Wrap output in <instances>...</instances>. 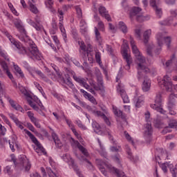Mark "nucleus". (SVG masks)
Wrapping results in <instances>:
<instances>
[{
    "instance_id": "obj_55",
    "label": "nucleus",
    "mask_w": 177,
    "mask_h": 177,
    "mask_svg": "<svg viewBox=\"0 0 177 177\" xmlns=\"http://www.w3.org/2000/svg\"><path fill=\"white\" fill-rule=\"evenodd\" d=\"M95 60L97 63L100 64L102 62L101 57H100V53L96 52L95 53Z\"/></svg>"
},
{
    "instance_id": "obj_12",
    "label": "nucleus",
    "mask_w": 177,
    "mask_h": 177,
    "mask_svg": "<svg viewBox=\"0 0 177 177\" xmlns=\"http://www.w3.org/2000/svg\"><path fill=\"white\" fill-rule=\"evenodd\" d=\"M153 135V127L151 123H147L144 129V137L145 139H150V136Z\"/></svg>"
},
{
    "instance_id": "obj_11",
    "label": "nucleus",
    "mask_w": 177,
    "mask_h": 177,
    "mask_svg": "<svg viewBox=\"0 0 177 177\" xmlns=\"http://www.w3.org/2000/svg\"><path fill=\"white\" fill-rule=\"evenodd\" d=\"M158 3H157V1L156 0H150V6L154 9L157 17L158 19H161V16H162V10L161 8H158Z\"/></svg>"
},
{
    "instance_id": "obj_29",
    "label": "nucleus",
    "mask_w": 177,
    "mask_h": 177,
    "mask_svg": "<svg viewBox=\"0 0 177 177\" xmlns=\"http://www.w3.org/2000/svg\"><path fill=\"white\" fill-rule=\"evenodd\" d=\"M118 26H119L120 30H121V31L124 34H127V32H128V28L127 27V25H125V24L123 21H120L118 24Z\"/></svg>"
},
{
    "instance_id": "obj_40",
    "label": "nucleus",
    "mask_w": 177,
    "mask_h": 177,
    "mask_svg": "<svg viewBox=\"0 0 177 177\" xmlns=\"http://www.w3.org/2000/svg\"><path fill=\"white\" fill-rule=\"evenodd\" d=\"M37 149H36V151L37 153H38V151H41V153H43V154H46V151H45V148H44V147H42V145H41V143H39V145H37Z\"/></svg>"
},
{
    "instance_id": "obj_14",
    "label": "nucleus",
    "mask_w": 177,
    "mask_h": 177,
    "mask_svg": "<svg viewBox=\"0 0 177 177\" xmlns=\"http://www.w3.org/2000/svg\"><path fill=\"white\" fill-rule=\"evenodd\" d=\"M98 10L102 17H104L107 21H111V17L109 14V11L106 10L105 7L101 6L98 8Z\"/></svg>"
},
{
    "instance_id": "obj_33",
    "label": "nucleus",
    "mask_w": 177,
    "mask_h": 177,
    "mask_svg": "<svg viewBox=\"0 0 177 177\" xmlns=\"http://www.w3.org/2000/svg\"><path fill=\"white\" fill-rule=\"evenodd\" d=\"M30 26H32L34 27V28H35V30H37V31H42V30L44 29L42 28V26L36 24L35 22L30 21Z\"/></svg>"
},
{
    "instance_id": "obj_10",
    "label": "nucleus",
    "mask_w": 177,
    "mask_h": 177,
    "mask_svg": "<svg viewBox=\"0 0 177 177\" xmlns=\"http://www.w3.org/2000/svg\"><path fill=\"white\" fill-rule=\"evenodd\" d=\"M162 84L164 86L165 90L167 92H172V88L174 86V84H172L171 79L168 76V75L164 76L162 80Z\"/></svg>"
},
{
    "instance_id": "obj_35",
    "label": "nucleus",
    "mask_w": 177,
    "mask_h": 177,
    "mask_svg": "<svg viewBox=\"0 0 177 177\" xmlns=\"http://www.w3.org/2000/svg\"><path fill=\"white\" fill-rule=\"evenodd\" d=\"M172 20H174V19L170 18L169 19L161 21L159 22V24H160V26H171V24H172Z\"/></svg>"
},
{
    "instance_id": "obj_49",
    "label": "nucleus",
    "mask_w": 177,
    "mask_h": 177,
    "mask_svg": "<svg viewBox=\"0 0 177 177\" xmlns=\"http://www.w3.org/2000/svg\"><path fill=\"white\" fill-rule=\"evenodd\" d=\"M169 132H172V129L169 126L165 127L162 131V133H163V135H165Z\"/></svg>"
},
{
    "instance_id": "obj_56",
    "label": "nucleus",
    "mask_w": 177,
    "mask_h": 177,
    "mask_svg": "<svg viewBox=\"0 0 177 177\" xmlns=\"http://www.w3.org/2000/svg\"><path fill=\"white\" fill-rule=\"evenodd\" d=\"M152 49L153 46H148L147 47V53L149 55V56H153Z\"/></svg>"
},
{
    "instance_id": "obj_59",
    "label": "nucleus",
    "mask_w": 177,
    "mask_h": 177,
    "mask_svg": "<svg viewBox=\"0 0 177 177\" xmlns=\"http://www.w3.org/2000/svg\"><path fill=\"white\" fill-rule=\"evenodd\" d=\"M0 116L1 117V118H3L6 124H7V125H9L10 127V122L9 121L8 118H6V116H5L3 114H0Z\"/></svg>"
},
{
    "instance_id": "obj_15",
    "label": "nucleus",
    "mask_w": 177,
    "mask_h": 177,
    "mask_svg": "<svg viewBox=\"0 0 177 177\" xmlns=\"http://www.w3.org/2000/svg\"><path fill=\"white\" fill-rule=\"evenodd\" d=\"M125 149L127 151V153L128 154V158L130 160V161H132V162H138L139 160V157L138 156H133L132 155V152L131 151V148L128 145H125Z\"/></svg>"
},
{
    "instance_id": "obj_7",
    "label": "nucleus",
    "mask_w": 177,
    "mask_h": 177,
    "mask_svg": "<svg viewBox=\"0 0 177 177\" xmlns=\"http://www.w3.org/2000/svg\"><path fill=\"white\" fill-rule=\"evenodd\" d=\"M73 79L75 80V81H76V82H78L79 84H80V85H82L84 88L87 89L88 92H91L92 95H96V93L95 92L93 88L86 84V80L84 79V77L73 75Z\"/></svg>"
},
{
    "instance_id": "obj_17",
    "label": "nucleus",
    "mask_w": 177,
    "mask_h": 177,
    "mask_svg": "<svg viewBox=\"0 0 177 177\" xmlns=\"http://www.w3.org/2000/svg\"><path fill=\"white\" fill-rule=\"evenodd\" d=\"M7 99L8 100V102L10 104V106L12 107V109H15V110H17L18 111H21V113H23V111H24V110L23 109V107H21V106L19 105V104H15V100L10 99V97H7Z\"/></svg>"
},
{
    "instance_id": "obj_25",
    "label": "nucleus",
    "mask_w": 177,
    "mask_h": 177,
    "mask_svg": "<svg viewBox=\"0 0 177 177\" xmlns=\"http://www.w3.org/2000/svg\"><path fill=\"white\" fill-rule=\"evenodd\" d=\"M113 111L116 117H121L122 120H125V115L121 110H119L116 106H113Z\"/></svg>"
},
{
    "instance_id": "obj_62",
    "label": "nucleus",
    "mask_w": 177,
    "mask_h": 177,
    "mask_svg": "<svg viewBox=\"0 0 177 177\" xmlns=\"http://www.w3.org/2000/svg\"><path fill=\"white\" fill-rule=\"evenodd\" d=\"M155 128H161V121L158 120H155L153 121Z\"/></svg>"
},
{
    "instance_id": "obj_27",
    "label": "nucleus",
    "mask_w": 177,
    "mask_h": 177,
    "mask_svg": "<svg viewBox=\"0 0 177 177\" xmlns=\"http://www.w3.org/2000/svg\"><path fill=\"white\" fill-rule=\"evenodd\" d=\"M94 32H95L96 41H98L100 45H102V36L100 35V32H99V29H97L96 27H95Z\"/></svg>"
},
{
    "instance_id": "obj_22",
    "label": "nucleus",
    "mask_w": 177,
    "mask_h": 177,
    "mask_svg": "<svg viewBox=\"0 0 177 177\" xmlns=\"http://www.w3.org/2000/svg\"><path fill=\"white\" fill-rule=\"evenodd\" d=\"M24 132H26V135L29 136L30 139L32 140L33 143H35L36 146H38V145H39V142H38L37 138H35V135L32 134V133L27 129H24Z\"/></svg>"
},
{
    "instance_id": "obj_63",
    "label": "nucleus",
    "mask_w": 177,
    "mask_h": 177,
    "mask_svg": "<svg viewBox=\"0 0 177 177\" xmlns=\"http://www.w3.org/2000/svg\"><path fill=\"white\" fill-rule=\"evenodd\" d=\"M145 19H146V18H145V17H143V15H137V17H136V20L139 23H142V21H145Z\"/></svg>"
},
{
    "instance_id": "obj_31",
    "label": "nucleus",
    "mask_w": 177,
    "mask_h": 177,
    "mask_svg": "<svg viewBox=\"0 0 177 177\" xmlns=\"http://www.w3.org/2000/svg\"><path fill=\"white\" fill-rule=\"evenodd\" d=\"M138 75H137V78L138 80V81H140V80H142V78H143V80H145V76H143V74L142 73L141 71H142V73H145L146 74H149V73H150V68H149V72H146L145 71V70L143 69H138Z\"/></svg>"
},
{
    "instance_id": "obj_53",
    "label": "nucleus",
    "mask_w": 177,
    "mask_h": 177,
    "mask_svg": "<svg viewBox=\"0 0 177 177\" xmlns=\"http://www.w3.org/2000/svg\"><path fill=\"white\" fill-rule=\"evenodd\" d=\"M8 39L11 44L15 46V48H19V43L16 41V40H15L12 37H10Z\"/></svg>"
},
{
    "instance_id": "obj_58",
    "label": "nucleus",
    "mask_w": 177,
    "mask_h": 177,
    "mask_svg": "<svg viewBox=\"0 0 177 177\" xmlns=\"http://www.w3.org/2000/svg\"><path fill=\"white\" fill-rule=\"evenodd\" d=\"M72 62L73 64H75L77 66V67H80V68L85 70V68H84V66L81 65V64L78 61L75 59H73Z\"/></svg>"
},
{
    "instance_id": "obj_16",
    "label": "nucleus",
    "mask_w": 177,
    "mask_h": 177,
    "mask_svg": "<svg viewBox=\"0 0 177 177\" xmlns=\"http://www.w3.org/2000/svg\"><path fill=\"white\" fill-rule=\"evenodd\" d=\"M118 91L120 94V96L123 100V103H129V97H128V95L127 94V92H125V90H124V88L121 87H119L118 88Z\"/></svg>"
},
{
    "instance_id": "obj_54",
    "label": "nucleus",
    "mask_w": 177,
    "mask_h": 177,
    "mask_svg": "<svg viewBox=\"0 0 177 177\" xmlns=\"http://www.w3.org/2000/svg\"><path fill=\"white\" fill-rule=\"evenodd\" d=\"M79 160H80V161H85L86 162H87V164H88L90 165V167H93L92 166V162H91V161H89L86 158H85L84 156H80L79 158Z\"/></svg>"
},
{
    "instance_id": "obj_4",
    "label": "nucleus",
    "mask_w": 177,
    "mask_h": 177,
    "mask_svg": "<svg viewBox=\"0 0 177 177\" xmlns=\"http://www.w3.org/2000/svg\"><path fill=\"white\" fill-rule=\"evenodd\" d=\"M157 44L158 46H162L165 44H166L168 49H169L171 46V37L167 36V32L162 31V32H159L156 34V36Z\"/></svg>"
},
{
    "instance_id": "obj_61",
    "label": "nucleus",
    "mask_w": 177,
    "mask_h": 177,
    "mask_svg": "<svg viewBox=\"0 0 177 177\" xmlns=\"http://www.w3.org/2000/svg\"><path fill=\"white\" fill-rule=\"evenodd\" d=\"M98 28L99 30H100V31H104V24L103 23V21H100L98 22Z\"/></svg>"
},
{
    "instance_id": "obj_46",
    "label": "nucleus",
    "mask_w": 177,
    "mask_h": 177,
    "mask_svg": "<svg viewBox=\"0 0 177 177\" xmlns=\"http://www.w3.org/2000/svg\"><path fill=\"white\" fill-rule=\"evenodd\" d=\"M71 142L72 143V146H77L78 149H80V146H81V144H80V142L78 140H75L74 138H71Z\"/></svg>"
},
{
    "instance_id": "obj_9",
    "label": "nucleus",
    "mask_w": 177,
    "mask_h": 177,
    "mask_svg": "<svg viewBox=\"0 0 177 177\" xmlns=\"http://www.w3.org/2000/svg\"><path fill=\"white\" fill-rule=\"evenodd\" d=\"M62 160H64V161H65V162H68V161H70L71 160L72 167L74 171H75V172L77 174V175L80 177H84V176L81 174V172L80 171V169H78V167L76 166L75 163H74V160H72L71 157L68 153H65L64 156H62Z\"/></svg>"
},
{
    "instance_id": "obj_38",
    "label": "nucleus",
    "mask_w": 177,
    "mask_h": 177,
    "mask_svg": "<svg viewBox=\"0 0 177 177\" xmlns=\"http://www.w3.org/2000/svg\"><path fill=\"white\" fill-rule=\"evenodd\" d=\"M19 89L20 92H21V93L24 95V96H26L27 97H31V96L30 95V93H28V91H27L26 88H24V87L19 86Z\"/></svg>"
},
{
    "instance_id": "obj_32",
    "label": "nucleus",
    "mask_w": 177,
    "mask_h": 177,
    "mask_svg": "<svg viewBox=\"0 0 177 177\" xmlns=\"http://www.w3.org/2000/svg\"><path fill=\"white\" fill-rule=\"evenodd\" d=\"M22 164L25 166V171L26 172H28V171H30V169H31V164L30 163V162H28V160L27 159H24L22 160Z\"/></svg>"
},
{
    "instance_id": "obj_2",
    "label": "nucleus",
    "mask_w": 177,
    "mask_h": 177,
    "mask_svg": "<svg viewBox=\"0 0 177 177\" xmlns=\"http://www.w3.org/2000/svg\"><path fill=\"white\" fill-rule=\"evenodd\" d=\"M129 39L132 52L135 55L138 61L137 70H144L145 73H149V67L146 66V59H145V57L140 55V52L139 51V49H138V47L135 44V40H133V37H132V36H130Z\"/></svg>"
},
{
    "instance_id": "obj_39",
    "label": "nucleus",
    "mask_w": 177,
    "mask_h": 177,
    "mask_svg": "<svg viewBox=\"0 0 177 177\" xmlns=\"http://www.w3.org/2000/svg\"><path fill=\"white\" fill-rule=\"evenodd\" d=\"M46 171H47V174L49 177H58L57 174L56 172H54L53 171H52V169L48 167L46 169Z\"/></svg>"
},
{
    "instance_id": "obj_30",
    "label": "nucleus",
    "mask_w": 177,
    "mask_h": 177,
    "mask_svg": "<svg viewBox=\"0 0 177 177\" xmlns=\"http://www.w3.org/2000/svg\"><path fill=\"white\" fill-rule=\"evenodd\" d=\"M28 103L30 106V107L32 108L33 110H35V111H37V113H42V111L39 109V107H38V106L34 104V102H32L31 100H28Z\"/></svg>"
},
{
    "instance_id": "obj_57",
    "label": "nucleus",
    "mask_w": 177,
    "mask_h": 177,
    "mask_svg": "<svg viewBox=\"0 0 177 177\" xmlns=\"http://www.w3.org/2000/svg\"><path fill=\"white\" fill-rule=\"evenodd\" d=\"M98 85L99 86L95 84V86L94 87H93V91H102V89H104V86L103 84H102V86L100 84H98Z\"/></svg>"
},
{
    "instance_id": "obj_43",
    "label": "nucleus",
    "mask_w": 177,
    "mask_h": 177,
    "mask_svg": "<svg viewBox=\"0 0 177 177\" xmlns=\"http://www.w3.org/2000/svg\"><path fill=\"white\" fill-rule=\"evenodd\" d=\"M64 82L66 85H68V86H69V88H71V89H75V86H74V84H73V82H71L68 79L64 80Z\"/></svg>"
},
{
    "instance_id": "obj_19",
    "label": "nucleus",
    "mask_w": 177,
    "mask_h": 177,
    "mask_svg": "<svg viewBox=\"0 0 177 177\" xmlns=\"http://www.w3.org/2000/svg\"><path fill=\"white\" fill-rule=\"evenodd\" d=\"M92 127L95 133H97L98 135H103V131L101 130L102 127H100V124H99V123H97L96 121H93L92 123Z\"/></svg>"
},
{
    "instance_id": "obj_47",
    "label": "nucleus",
    "mask_w": 177,
    "mask_h": 177,
    "mask_svg": "<svg viewBox=\"0 0 177 177\" xmlns=\"http://www.w3.org/2000/svg\"><path fill=\"white\" fill-rule=\"evenodd\" d=\"M14 68L17 73H18V74H19L21 77H24V74H23V71H21V69L20 68V67H19V66L14 65Z\"/></svg>"
},
{
    "instance_id": "obj_36",
    "label": "nucleus",
    "mask_w": 177,
    "mask_h": 177,
    "mask_svg": "<svg viewBox=\"0 0 177 177\" xmlns=\"http://www.w3.org/2000/svg\"><path fill=\"white\" fill-rule=\"evenodd\" d=\"M92 113L93 114V115H95V117H98L101 118H103L106 115L104 113H102V111L96 110L92 111Z\"/></svg>"
},
{
    "instance_id": "obj_45",
    "label": "nucleus",
    "mask_w": 177,
    "mask_h": 177,
    "mask_svg": "<svg viewBox=\"0 0 177 177\" xmlns=\"http://www.w3.org/2000/svg\"><path fill=\"white\" fill-rule=\"evenodd\" d=\"M75 9H76L77 17L79 19H82V10H81V8H80L79 6H76Z\"/></svg>"
},
{
    "instance_id": "obj_3",
    "label": "nucleus",
    "mask_w": 177,
    "mask_h": 177,
    "mask_svg": "<svg viewBox=\"0 0 177 177\" xmlns=\"http://www.w3.org/2000/svg\"><path fill=\"white\" fill-rule=\"evenodd\" d=\"M14 24L20 32V35H18V38L22 42H28L30 45L32 44V40L30 39V37L27 35V32L26 31V29H24V27H23V25H21V20L20 19H15L14 21Z\"/></svg>"
},
{
    "instance_id": "obj_64",
    "label": "nucleus",
    "mask_w": 177,
    "mask_h": 177,
    "mask_svg": "<svg viewBox=\"0 0 177 177\" xmlns=\"http://www.w3.org/2000/svg\"><path fill=\"white\" fill-rule=\"evenodd\" d=\"M1 66L2 67V68L3 69V71H7L8 69V64H6V62L5 61H2L1 62Z\"/></svg>"
},
{
    "instance_id": "obj_26",
    "label": "nucleus",
    "mask_w": 177,
    "mask_h": 177,
    "mask_svg": "<svg viewBox=\"0 0 177 177\" xmlns=\"http://www.w3.org/2000/svg\"><path fill=\"white\" fill-rule=\"evenodd\" d=\"M52 138L55 143V146L57 147H62V141H60V139H59V137H57V134L54 132L52 133Z\"/></svg>"
},
{
    "instance_id": "obj_51",
    "label": "nucleus",
    "mask_w": 177,
    "mask_h": 177,
    "mask_svg": "<svg viewBox=\"0 0 177 177\" xmlns=\"http://www.w3.org/2000/svg\"><path fill=\"white\" fill-rule=\"evenodd\" d=\"M87 99H88V100H90L91 103H93V104H97V102L96 101V99H95V97H93L92 95L90 94L88 96Z\"/></svg>"
},
{
    "instance_id": "obj_48",
    "label": "nucleus",
    "mask_w": 177,
    "mask_h": 177,
    "mask_svg": "<svg viewBox=\"0 0 177 177\" xmlns=\"http://www.w3.org/2000/svg\"><path fill=\"white\" fill-rule=\"evenodd\" d=\"M175 59H176L175 54H173L171 59L167 62H166L165 63L166 67H169V66H171V64L172 63V62H174V60H175Z\"/></svg>"
},
{
    "instance_id": "obj_18",
    "label": "nucleus",
    "mask_w": 177,
    "mask_h": 177,
    "mask_svg": "<svg viewBox=\"0 0 177 177\" xmlns=\"http://www.w3.org/2000/svg\"><path fill=\"white\" fill-rule=\"evenodd\" d=\"M95 75L97 77V81L98 82V85H101V86H103V76L102 75V73L100 72V70L97 68H95Z\"/></svg>"
},
{
    "instance_id": "obj_20",
    "label": "nucleus",
    "mask_w": 177,
    "mask_h": 177,
    "mask_svg": "<svg viewBox=\"0 0 177 177\" xmlns=\"http://www.w3.org/2000/svg\"><path fill=\"white\" fill-rule=\"evenodd\" d=\"M175 97L177 98V95L171 93L169 96L168 109H174L175 107Z\"/></svg>"
},
{
    "instance_id": "obj_37",
    "label": "nucleus",
    "mask_w": 177,
    "mask_h": 177,
    "mask_svg": "<svg viewBox=\"0 0 177 177\" xmlns=\"http://www.w3.org/2000/svg\"><path fill=\"white\" fill-rule=\"evenodd\" d=\"M78 149H79V150L81 151L82 154H84V156H85V157H89V153L88 152V150L86 149L85 147H84V146L80 145Z\"/></svg>"
},
{
    "instance_id": "obj_41",
    "label": "nucleus",
    "mask_w": 177,
    "mask_h": 177,
    "mask_svg": "<svg viewBox=\"0 0 177 177\" xmlns=\"http://www.w3.org/2000/svg\"><path fill=\"white\" fill-rule=\"evenodd\" d=\"M75 124H77L79 128H80L81 129H83V131H86V126L82 124V122H81V120H76Z\"/></svg>"
},
{
    "instance_id": "obj_28",
    "label": "nucleus",
    "mask_w": 177,
    "mask_h": 177,
    "mask_svg": "<svg viewBox=\"0 0 177 177\" xmlns=\"http://www.w3.org/2000/svg\"><path fill=\"white\" fill-rule=\"evenodd\" d=\"M140 12H142V8L139 7H133L132 8V12L130 13V17L132 19L133 16H136V15L139 14Z\"/></svg>"
},
{
    "instance_id": "obj_24",
    "label": "nucleus",
    "mask_w": 177,
    "mask_h": 177,
    "mask_svg": "<svg viewBox=\"0 0 177 177\" xmlns=\"http://www.w3.org/2000/svg\"><path fill=\"white\" fill-rule=\"evenodd\" d=\"M151 35V30H147L143 34V39L145 45H147L149 44V41L150 39V36Z\"/></svg>"
},
{
    "instance_id": "obj_5",
    "label": "nucleus",
    "mask_w": 177,
    "mask_h": 177,
    "mask_svg": "<svg viewBox=\"0 0 177 177\" xmlns=\"http://www.w3.org/2000/svg\"><path fill=\"white\" fill-rule=\"evenodd\" d=\"M128 49H129L128 44L124 43L122 47V55L123 59H124L127 62V65H125L124 68L127 70V71H129L131 69V64H132V57L131 55H128Z\"/></svg>"
},
{
    "instance_id": "obj_42",
    "label": "nucleus",
    "mask_w": 177,
    "mask_h": 177,
    "mask_svg": "<svg viewBox=\"0 0 177 177\" xmlns=\"http://www.w3.org/2000/svg\"><path fill=\"white\" fill-rule=\"evenodd\" d=\"M30 8L32 13H34L35 15H37V13H38V8H37V6H35L34 4L30 3Z\"/></svg>"
},
{
    "instance_id": "obj_23",
    "label": "nucleus",
    "mask_w": 177,
    "mask_h": 177,
    "mask_svg": "<svg viewBox=\"0 0 177 177\" xmlns=\"http://www.w3.org/2000/svg\"><path fill=\"white\" fill-rule=\"evenodd\" d=\"M24 132H26V135L29 136L30 139L32 140L33 143H35L36 146H38V145H39V142H38L37 138H35V135L32 134V133L27 129H24Z\"/></svg>"
},
{
    "instance_id": "obj_50",
    "label": "nucleus",
    "mask_w": 177,
    "mask_h": 177,
    "mask_svg": "<svg viewBox=\"0 0 177 177\" xmlns=\"http://www.w3.org/2000/svg\"><path fill=\"white\" fill-rule=\"evenodd\" d=\"M8 115L10 118H11V120H12V121H14L15 124L19 122V119L15 115V114L8 113Z\"/></svg>"
},
{
    "instance_id": "obj_52",
    "label": "nucleus",
    "mask_w": 177,
    "mask_h": 177,
    "mask_svg": "<svg viewBox=\"0 0 177 177\" xmlns=\"http://www.w3.org/2000/svg\"><path fill=\"white\" fill-rule=\"evenodd\" d=\"M135 35L138 39H142V35L140 29H136L135 30Z\"/></svg>"
},
{
    "instance_id": "obj_60",
    "label": "nucleus",
    "mask_w": 177,
    "mask_h": 177,
    "mask_svg": "<svg viewBox=\"0 0 177 177\" xmlns=\"http://www.w3.org/2000/svg\"><path fill=\"white\" fill-rule=\"evenodd\" d=\"M64 118H65V121L66 122V124L68 125L69 128H71V129L73 128H74V124H73V123L71 122V120L66 118V116L64 115Z\"/></svg>"
},
{
    "instance_id": "obj_21",
    "label": "nucleus",
    "mask_w": 177,
    "mask_h": 177,
    "mask_svg": "<svg viewBox=\"0 0 177 177\" xmlns=\"http://www.w3.org/2000/svg\"><path fill=\"white\" fill-rule=\"evenodd\" d=\"M24 132H26V135L29 136L30 139L32 140L33 143H35L36 146H38V145H39V142H38L37 138H35V135L32 134V133L27 129H24Z\"/></svg>"
},
{
    "instance_id": "obj_34",
    "label": "nucleus",
    "mask_w": 177,
    "mask_h": 177,
    "mask_svg": "<svg viewBox=\"0 0 177 177\" xmlns=\"http://www.w3.org/2000/svg\"><path fill=\"white\" fill-rule=\"evenodd\" d=\"M135 103H136V107H141L142 105L143 104V97H140L138 99L136 98L134 100Z\"/></svg>"
},
{
    "instance_id": "obj_8",
    "label": "nucleus",
    "mask_w": 177,
    "mask_h": 177,
    "mask_svg": "<svg viewBox=\"0 0 177 177\" xmlns=\"http://www.w3.org/2000/svg\"><path fill=\"white\" fill-rule=\"evenodd\" d=\"M79 45H80V56H82V57H83V59L84 57H86V55L88 56V55H89V52H92V48H91V44L88 45V49H86V46H85V44L84 43V41H79Z\"/></svg>"
},
{
    "instance_id": "obj_13",
    "label": "nucleus",
    "mask_w": 177,
    "mask_h": 177,
    "mask_svg": "<svg viewBox=\"0 0 177 177\" xmlns=\"http://www.w3.org/2000/svg\"><path fill=\"white\" fill-rule=\"evenodd\" d=\"M151 86V80L147 76L144 77V81L142 85V89L143 92H149L150 87Z\"/></svg>"
},
{
    "instance_id": "obj_44",
    "label": "nucleus",
    "mask_w": 177,
    "mask_h": 177,
    "mask_svg": "<svg viewBox=\"0 0 177 177\" xmlns=\"http://www.w3.org/2000/svg\"><path fill=\"white\" fill-rule=\"evenodd\" d=\"M169 127L170 128H175L177 127V121L176 120H170L169 121Z\"/></svg>"
},
{
    "instance_id": "obj_1",
    "label": "nucleus",
    "mask_w": 177,
    "mask_h": 177,
    "mask_svg": "<svg viewBox=\"0 0 177 177\" xmlns=\"http://www.w3.org/2000/svg\"><path fill=\"white\" fill-rule=\"evenodd\" d=\"M24 42L28 46V49L24 46H21L20 44H18V48H18L20 55H26L30 57L32 60H41L42 59V54L39 53L38 48H37V46L34 44V41H32V44H30L28 41Z\"/></svg>"
},
{
    "instance_id": "obj_6",
    "label": "nucleus",
    "mask_w": 177,
    "mask_h": 177,
    "mask_svg": "<svg viewBox=\"0 0 177 177\" xmlns=\"http://www.w3.org/2000/svg\"><path fill=\"white\" fill-rule=\"evenodd\" d=\"M162 97L161 95V93L158 92L156 93V96L155 98V104H151V107L160 113V114H165V111L162 109Z\"/></svg>"
}]
</instances>
